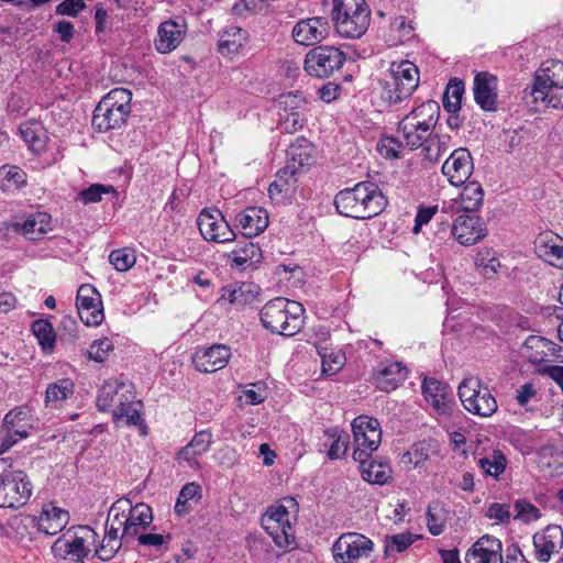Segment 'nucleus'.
<instances>
[{"label": "nucleus", "mask_w": 563, "mask_h": 563, "mask_svg": "<svg viewBox=\"0 0 563 563\" xmlns=\"http://www.w3.org/2000/svg\"><path fill=\"white\" fill-rule=\"evenodd\" d=\"M334 205L338 212L344 217L369 219L384 210L386 199L376 184L361 181L353 188L339 191Z\"/></svg>", "instance_id": "1"}, {"label": "nucleus", "mask_w": 563, "mask_h": 563, "mask_svg": "<svg viewBox=\"0 0 563 563\" xmlns=\"http://www.w3.org/2000/svg\"><path fill=\"white\" fill-rule=\"evenodd\" d=\"M440 117V106L428 100L415 107L398 123L397 132L409 150L422 147L432 135Z\"/></svg>", "instance_id": "2"}, {"label": "nucleus", "mask_w": 563, "mask_h": 563, "mask_svg": "<svg viewBox=\"0 0 563 563\" xmlns=\"http://www.w3.org/2000/svg\"><path fill=\"white\" fill-rule=\"evenodd\" d=\"M303 307L301 303L277 297L266 302L261 310L263 327L274 334L292 336L303 325Z\"/></svg>", "instance_id": "3"}, {"label": "nucleus", "mask_w": 563, "mask_h": 563, "mask_svg": "<svg viewBox=\"0 0 563 563\" xmlns=\"http://www.w3.org/2000/svg\"><path fill=\"white\" fill-rule=\"evenodd\" d=\"M419 81V69L412 62H393L383 82L382 98L390 104L399 103L413 93Z\"/></svg>", "instance_id": "4"}, {"label": "nucleus", "mask_w": 563, "mask_h": 563, "mask_svg": "<svg viewBox=\"0 0 563 563\" xmlns=\"http://www.w3.org/2000/svg\"><path fill=\"white\" fill-rule=\"evenodd\" d=\"M369 14L364 0H333V22L343 37H361L368 29Z\"/></svg>", "instance_id": "5"}, {"label": "nucleus", "mask_w": 563, "mask_h": 563, "mask_svg": "<svg viewBox=\"0 0 563 563\" xmlns=\"http://www.w3.org/2000/svg\"><path fill=\"white\" fill-rule=\"evenodd\" d=\"M298 501L285 497L280 503L271 506L262 518V526L279 548H287L294 539V529L290 522L291 514L298 511Z\"/></svg>", "instance_id": "6"}, {"label": "nucleus", "mask_w": 563, "mask_h": 563, "mask_svg": "<svg viewBox=\"0 0 563 563\" xmlns=\"http://www.w3.org/2000/svg\"><path fill=\"white\" fill-rule=\"evenodd\" d=\"M457 395L463 408L474 416L488 418L498 409L496 398L478 377H465L457 387Z\"/></svg>", "instance_id": "7"}, {"label": "nucleus", "mask_w": 563, "mask_h": 563, "mask_svg": "<svg viewBox=\"0 0 563 563\" xmlns=\"http://www.w3.org/2000/svg\"><path fill=\"white\" fill-rule=\"evenodd\" d=\"M345 60L346 55L341 48L320 45L306 54L303 68L312 77L329 78L343 67Z\"/></svg>", "instance_id": "8"}, {"label": "nucleus", "mask_w": 563, "mask_h": 563, "mask_svg": "<svg viewBox=\"0 0 563 563\" xmlns=\"http://www.w3.org/2000/svg\"><path fill=\"white\" fill-rule=\"evenodd\" d=\"M354 439L353 459L362 463L376 451L382 441L380 424L377 419L358 416L352 422Z\"/></svg>", "instance_id": "9"}, {"label": "nucleus", "mask_w": 563, "mask_h": 563, "mask_svg": "<svg viewBox=\"0 0 563 563\" xmlns=\"http://www.w3.org/2000/svg\"><path fill=\"white\" fill-rule=\"evenodd\" d=\"M32 484L21 470H5L0 474V507L19 508L24 506L32 495Z\"/></svg>", "instance_id": "10"}, {"label": "nucleus", "mask_w": 563, "mask_h": 563, "mask_svg": "<svg viewBox=\"0 0 563 563\" xmlns=\"http://www.w3.org/2000/svg\"><path fill=\"white\" fill-rule=\"evenodd\" d=\"M374 550V542L357 532L342 533L332 544L331 552L335 563H355L367 559Z\"/></svg>", "instance_id": "11"}, {"label": "nucleus", "mask_w": 563, "mask_h": 563, "mask_svg": "<svg viewBox=\"0 0 563 563\" xmlns=\"http://www.w3.org/2000/svg\"><path fill=\"white\" fill-rule=\"evenodd\" d=\"M201 236L208 242L227 243L235 239V232L221 211L217 208H205L197 218Z\"/></svg>", "instance_id": "12"}, {"label": "nucleus", "mask_w": 563, "mask_h": 563, "mask_svg": "<svg viewBox=\"0 0 563 563\" xmlns=\"http://www.w3.org/2000/svg\"><path fill=\"white\" fill-rule=\"evenodd\" d=\"M76 306L81 321L88 327L99 325L104 318L101 295L91 285H81L77 291Z\"/></svg>", "instance_id": "13"}, {"label": "nucleus", "mask_w": 563, "mask_h": 563, "mask_svg": "<svg viewBox=\"0 0 563 563\" xmlns=\"http://www.w3.org/2000/svg\"><path fill=\"white\" fill-rule=\"evenodd\" d=\"M474 170L472 155L467 148L454 150L442 165L441 172L455 187L466 184Z\"/></svg>", "instance_id": "14"}, {"label": "nucleus", "mask_w": 563, "mask_h": 563, "mask_svg": "<svg viewBox=\"0 0 563 563\" xmlns=\"http://www.w3.org/2000/svg\"><path fill=\"white\" fill-rule=\"evenodd\" d=\"M81 534L63 536L53 544L55 554L63 556L70 562H80L89 553V548L86 545L87 540H95L97 533L88 528L80 527Z\"/></svg>", "instance_id": "15"}, {"label": "nucleus", "mask_w": 563, "mask_h": 563, "mask_svg": "<svg viewBox=\"0 0 563 563\" xmlns=\"http://www.w3.org/2000/svg\"><path fill=\"white\" fill-rule=\"evenodd\" d=\"M134 398L135 396L130 383L119 379H108L101 385L98 391L97 407L101 411L113 412L119 405L125 404Z\"/></svg>", "instance_id": "16"}, {"label": "nucleus", "mask_w": 563, "mask_h": 563, "mask_svg": "<svg viewBox=\"0 0 563 563\" xmlns=\"http://www.w3.org/2000/svg\"><path fill=\"white\" fill-rule=\"evenodd\" d=\"M330 34V23L324 16H312L298 21L291 35L297 44L311 46L324 41Z\"/></svg>", "instance_id": "17"}, {"label": "nucleus", "mask_w": 563, "mask_h": 563, "mask_svg": "<svg viewBox=\"0 0 563 563\" xmlns=\"http://www.w3.org/2000/svg\"><path fill=\"white\" fill-rule=\"evenodd\" d=\"M451 233L461 245L471 246L487 235V229L482 218L465 213L456 217Z\"/></svg>", "instance_id": "18"}, {"label": "nucleus", "mask_w": 563, "mask_h": 563, "mask_svg": "<svg viewBox=\"0 0 563 563\" xmlns=\"http://www.w3.org/2000/svg\"><path fill=\"white\" fill-rule=\"evenodd\" d=\"M422 394L438 415L450 416L452 413L455 401L448 384L435 378H424Z\"/></svg>", "instance_id": "19"}, {"label": "nucleus", "mask_w": 563, "mask_h": 563, "mask_svg": "<svg viewBox=\"0 0 563 563\" xmlns=\"http://www.w3.org/2000/svg\"><path fill=\"white\" fill-rule=\"evenodd\" d=\"M534 556L541 563L550 562L553 554L563 548V529L556 525H550L534 533Z\"/></svg>", "instance_id": "20"}, {"label": "nucleus", "mask_w": 563, "mask_h": 563, "mask_svg": "<svg viewBox=\"0 0 563 563\" xmlns=\"http://www.w3.org/2000/svg\"><path fill=\"white\" fill-rule=\"evenodd\" d=\"M186 32L187 24L183 19H169L162 22L154 40L156 51L161 54L175 51L184 41Z\"/></svg>", "instance_id": "21"}, {"label": "nucleus", "mask_w": 563, "mask_h": 563, "mask_svg": "<svg viewBox=\"0 0 563 563\" xmlns=\"http://www.w3.org/2000/svg\"><path fill=\"white\" fill-rule=\"evenodd\" d=\"M465 563H503V543L493 536L481 537L465 553Z\"/></svg>", "instance_id": "22"}, {"label": "nucleus", "mask_w": 563, "mask_h": 563, "mask_svg": "<svg viewBox=\"0 0 563 563\" xmlns=\"http://www.w3.org/2000/svg\"><path fill=\"white\" fill-rule=\"evenodd\" d=\"M231 357V350L224 344H214L198 349L192 357L197 371L214 373L227 366Z\"/></svg>", "instance_id": "23"}, {"label": "nucleus", "mask_w": 563, "mask_h": 563, "mask_svg": "<svg viewBox=\"0 0 563 563\" xmlns=\"http://www.w3.org/2000/svg\"><path fill=\"white\" fill-rule=\"evenodd\" d=\"M12 228L27 240L37 241L53 230L52 217L47 212L37 211L27 214L23 222L12 223Z\"/></svg>", "instance_id": "24"}, {"label": "nucleus", "mask_w": 563, "mask_h": 563, "mask_svg": "<svg viewBox=\"0 0 563 563\" xmlns=\"http://www.w3.org/2000/svg\"><path fill=\"white\" fill-rule=\"evenodd\" d=\"M235 221L245 238H253L267 228L268 214L263 208L249 207L236 214Z\"/></svg>", "instance_id": "25"}, {"label": "nucleus", "mask_w": 563, "mask_h": 563, "mask_svg": "<svg viewBox=\"0 0 563 563\" xmlns=\"http://www.w3.org/2000/svg\"><path fill=\"white\" fill-rule=\"evenodd\" d=\"M314 163V147L306 137H297L287 150L286 167L296 173L306 170Z\"/></svg>", "instance_id": "26"}, {"label": "nucleus", "mask_w": 563, "mask_h": 563, "mask_svg": "<svg viewBox=\"0 0 563 563\" xmlns=\"http://www.w3.org/2000/svg\"><path fill=\"white\" fill-rule=\"evenodd\" d=\"M474 99L484 111H494L497 106V78L479 73L474 79Z\"/></svg>", "instance_id": "27"}, {"label": "nucleus", "mask_w": 563, "mask_h": 563, "mask_svg": "<svg viewBox=\"0 0 563 563\" xmlns=\"http://www.w3.org/2000/svg\"><path fill=\"white\" fill-rule=\"evenodd\" d=\"M213 442L212 433L208 430L197 432L191 441L177 454L179 463L185 462L191 468L200 466L198 457L206 454Z\"/></svg>", "instance_id": "28"}, {"label": "nucleus", "mask_w": 563, "mask_h": 563, "mask_svg": "<svg viewBox=\"0 0 563 563\" xmlns=\"http://www.w3.org/2000/svg\"><path fill=\"white\" fill-rule=\"evenodd\" d=\"M3 426L4 430L12 431L18 440H23L36 428L37 419L27 407H20L5 415Z\"/></svg>", "instance_id": "29"}, {"label": "nucleus", "mask_w": 563, "mask_h": 563, "mask_svg": "<svg viewBox=\"0 0 563 563\" xmlns=\"http://www.w3.org/2000/svg\"><path fill=\"white\" fill-rule=\"evenodd\" d=\"M68 521V512L49 503L43 506L40 516L36 518V526L38 531L55 536L67 526Z\"/></svg>", "instance_id": "30"}, {"label": "nucleus", "mask_w": 563, "mask_h": 563, "mask_svg": "<svg viewBox=\"0 0 563 563\" xmlns=\"http://www.w3.org/2000/svg\"><path fill=\"white\" fill-rule=\"evenodd\" d=\"M534 247L540 258L563 269V240L559 235L541 234L536 240Z\"/></svg>", "instance_id": "31"}, {"label": "nucleus", "mask_w": 563, "mask_h": 563, "mask_svg": "<svg viewBox=\"0 0 563 563\" xmlns=\"http://www.w3.org/2000/svg\"><path fill=\"white\" fill-rule=\"evenodd\" d=\"M257 296L255 286L251 283H235L223 286L220 290L219 301L241 308L252 303Z\"/></svg>", "instance_id": "32"}, {"label": "nucleus", "mask_w": 563, "mask_h": 563, "mask_svg": "<svg viewBox=\"0 0 563 563\" xmlns=\"http://www.w3.org/2000/svg\"><path fill=\"white\" fill-rule=\"evenodd\" d=\"M349 434L338 427L329 428L323 431L320 451L325 452L327 456L332 460H339L346 455L349 449Z\"/></svg>", "instance_id": "33"}, {"label": "nucleus", "mask_w": 563, "mask_h": 563, "mask_svg": "<svg viewBox=\"0 0 563 563\" xmlns=\"http://www.w3.org/2000/svg\"><path fill=\"white\" fill-rule=\"evenodd\" d=\"M407 374V368L400 362H391L375 373L374 380L378 389L390 393L406 379Z\"/></svg>", "instance_id": "34"}, {"label": "nucleus", "mask_w": 563, "mask_h": 563, "mask_svg": "<svg viewBox=\"0 0 563 563\" xmlns=\"http://www.w3.org/2000/svg\"><path fill=\"white\" fill-rule=\"evenodd\" d=\"M126 119L128 117L118 111V109L110 104H104V101L100 100L93 111L92 125L99 132H107L120 129Z\"/></svg>", "instance_id": "35"}, {"label": "nucleus", "mask_w": 563, "mask_h": 563, "mask_svg": "<svg viewBox=\"0 0 563 563\" xmlns=\"http://www.w3.org/2000/svg\"><path fill=\"white\" fill-rule=\"evenodd\" d=\"M129 511L128 525L121 533V538L126 541L136 537L153 520L152 509L146 504L140 503L135 506L131 504V510Z\"/></svg>", "instance_id": "36"}, {"label": "nucleus", "mask_w": 563, "mask_h": 563, "mask_svg": "<svg viewBox=\"0 0 563 563\" xmlns=\"http://www.w3.org/2000/svg\"><path fill=\"white\" fill-rule=\"evenodd\" d=\"M554 343L545 338L530 335L523 344V355L532 364L552 361Z\"/></svg>", "instance_id": "37"}, {"label": "nucleus", "mask_w": 563, "mask_h": 563, "mask_svg": "<svg viewBox=\"0 0 563 563\" xmlns=\"http://www.w3.org/2000/svg\"><path fill=\"white\" fill-rule=\"evenodd\" d=\"M298 173L290 170L286 166L276 174V179L268 187L271 199L277 202L283 201L294 195L297 187Z\"/></svg>", "instance_id": "38"}, {"label": "nucleus", "mask_w": 563, "mask_h": 563, "mask_svg": "<svg viewBox=\"0 0 563 563\" xmlns=\"http://www.w3.org/2000/svg\"><path fill=\"white\" fill-rule=\"evenodd\" d=\"M261 258L262 252L260 246L251 241L239 243L229 254L231 266L239 269L253 267Z\"/></svg>", "instance_id": "39"}, {"label": "nucleus", "mask_w": 563, "mask_h": 563, "mask_svg": "<svg viewBox=\"0 0 563 563\" xmlns=\"http://www.w3.org/2000/svg\"><path fill=\"white\" fill-rule=\"evenodd\" d=\"M554 86H563V63L561 60H548L543 63L536 75L532 88L549 89Z\"/></svg>", "instance_id": "40"}, {"label": "nucleus", "mask_w": 563, "mask_h": 563, "mask_svg": "<svg viewBox=\"0 0 563 563\" xmlns=\"http://www.w3.org/2000/svg\"><path fill=\"white\" fill-rule=\"evenodd\" d=\"M247 41V32L236 25H229L220 34L218 49L222 55L235 54Z\"/></svg>", "instance_id": "41"}, {"label": "nucleus", "mask_w": 563, "mask_h": 563, "mask_svg": "<svg viewBox=\"0 0 563 563\" xmlns=\"http://www.w3.org/2000/svg\"><path fill=\"white\" fill-rule=\"evenodd\" d=\"M362 478L371 484L385 485L393 475L391 467L386 462L367 460L360 463Z\"/></svg>", "instance_id": "42"}, {"label": "nucleus", "mask_w": 563, "mask_h": 563, "mask_svg": "<svg viewBox=\"0 0 563 563\" xmlns=\"http://www.w3.org/2000/svg\"><path fill=\"white\" fill-rule=\"evenodd\" d=\"M19 132L29 148L34 153H41L46 146V134L38 122H23L19 126Z\"/></svg>", "instance_id": "43"}, {"label": "nucleus", "mask_w": 563, "mask_h": 563, "mask_svg": "<svg viewBox=\"0 0 563 563\" xmlns=\"http://www.w3.org/2000/svg\"><path fill=\"white\" fill-rule=\"evenodd\" d=\"M464 185L456 203L467 214L476 212L483 205L484 190L477 181H470Z\"/></svg>", "instance_id": "44"}, {"label": "nucleus", "mask_w": 563, "mask_h": 563, "mask_svg": "<svg viewBox=\"0 0 563 563\" xmlns=\"http://www.w3.org/2000/svg\"><path fill=\"white\" fill-rule=\"evenodd\" d=\"M141 401H135V398L131 399L125 404L119 405V407L113 410L112 419L117 424L124 421L126 426H136L144 429L145 424L141 416Z\"/></svg>", "instance_id": "45"}, {"label": "nucleus", "mask_w": 563, "mask_h": 563, "mask_svg": "<svg viewBox=\"0 0 563 563\" xmlns=\"http://www.w3.org/2000/svg\"><path fill=\"white\" fill-rule=\"evenodd\" d=\"M317 353L321 357L322 373L334 375L345 365L346 357L341 351H334L328 345H321L318 341L314 343Z\"/></svg>", "instance_id": "46"}, {"label": "nucleus", "mask_w": 563, "mask_h": 563, "mask_svg": "<svg viewBox=\"0 0 563 563\" xmlns=\"http://www.w3.org/2000/svg\"><path fill=\"white\" fill-rule=\"evenodd\" d=\"M74 394V383L69 378H62L49 384L45 391V406L57 408Z\"/></svg>", "instance_id": "47"}, {"label": "nucleus", "mask_w": 563, "mask_h": 563, "mask_svg": "<svg viewBox=\"0 0 563 563\" xmlns=\"http://www.w3.org/2000/svg\"><path fill=\"white\" fill-rule=\"evenodd\" d=\"M477 465L484 475L498 478L506 470L507 459L499 450H494L477 459Z\"/></svg>", "instance_id": "48"}, {"label": "nucleus", "mask_w": 563, "mask_h": 563, "mask_svg": "<svg viewBox=\"0 0 563 563\" xmlns=\"http://www.w3.org/2000/svg\"><path fill=\"white\" fill-rule=\"evenodd\" d=\"M31 329L42 350L46 353L53 352L56 334L52 323L45 319H37L32 322Z\"/></svg>", "instance_id": "49"}, {"label": "nucleus", "mask_w": 563, "mask_h": 563, "mask_svg": "<svg viewBox=\"0 0 563 563\" xmlns=\"http://www.w3.org/2000/svg\"><path fill=\"white\" fill-rule=\"evenodd\" d=\"M531 96L536 103L544 108L563 110V86H552L549 89L532 88Z\"/></svg>", "instance_id": "50"}, {"label": "nucleus", "mask_w": 563, "mask_h": 563, "mask_svg": "<svg viewBox=\"0 0 563 563\" xmlns=\"http://www.w3.org/2000/svg\"><path fill=\"white\" fill-rule=\"evenodd\" d=\"M448 510L440 501H433L427 509V527L432 536H440L445 529Z\"/></svg>", "instance_id": "51"}, {"label": "nucleus", "mask_w": 563, "mask_h": 563, "mask_svg": "<svg viewBox=\"0 0 563 563\" xmlns=\"http://www.w3.org/2000/svg\"><path fill=\"white\" fill-rule=\"evenodd\" d=\"M475 266L485 278H493L500 268V262L496 252L490 249L481 250L475 257Z\"/></svg>", "instance_id": "52"}, {"label": "nucleus", "mask_w": 563, "mask_h": 563, "mask_svg": "<svg viewBox=\"0 0 563 563\" xmlns=\"http://www.w3.org/2000/svg\"><path fill=\"white\" fill-rule=\"evenodd\" d=\"M277 104L280 113L306 112L308 110V100L302 91H290L279 96Z\"/></svg>", "instance_id": "53"}, {"label": "nucleus", "mask_w": 563, "mask_h": 563, "mask_svg": "<svg viewBox=\"0 0 563 563\" xmlns=\"http://www.w3.org/2000/svg\"><path fill=\"white\" fill-rule=\"evenodd\" d=\"M451 136L448 134H433L422 146L426 157L429 161L435 162L438 161L444 153H446L451 147Z\"/></svg>", "instance_id": "54"}, {"label": "nucleus", "mask_w": 563, "mask_h": 563, "mask_svg": "<svg viewBox=\"0 0 563 563\" xmlns=\"http://www.w3.org/2000/svg\"><path fill=\"white\" fill-rule=\"evenodd\" d=\"M101 100L104 101V104H110L126 117L131 113L132 92L129 89H112Z\"/></svg>", "instance_id": "55"}, {"label": "nucleus", "mask_w": 563, "mask_h": 563, "mask_svg": "<svg viewBox=\"0 0 563 563\" xmlns=\"http://www.w3.org/2000/svg\"><path fill=\"white\" fill-rule=\"evenodd\" d=\"M1 175L0 187L3 191L13 192L26 183V174L16 166H4Z\"/></svg>", "instance_id": "56"}, {"label": "nucleus", "mask_w": 563, "mask_h": 563, "mask_svg": "<svg viewBox=\"0 0 563 563\" xmlns=\"http://www.w3.org/2000/svg\"><path fill=\"white\" fill-rule=\"evenodd\" d=\"M464 85L461 80L453 79L449 82L443 95V108L449 113H456L461 109Z\"/></svg>", "instance_id": "57"}, {"label": "nucleus", "mask_w": 563, "mask_h": 563, "mask_svg": "<svg viewBox=\"0 0 563 563\" xmlns=\"http://www.w3.org/2000/svg\"><path fill=\"white\" fill-rule=\"evenodd\" d=\"M129 510H131V500L128 498L118 499L110 507L106 523L121 528L123 531L128 525Z\"/></svg>", "instance_id": "58"}, {"label": "nucleus", "mask_w": 563, "mask_h": 563, "mask_svg": "<svg viewBox=\"0 0 563 563\" xmlns=\"http://www.w3.org/2000/svg\"><path fill=\"white\" fill-rule=\"evenodd\" d=\"M420 537L411 532L397 533L385 537V552L401 553L406 551Z\"/></svg>", "instance_id": "59"}, {"label": "nucleus", "mask_w": 563, "mask_h": 563, "mask_svg": "<svg viewBox=\"0 0 563 563\" xmlns=\"http://www.w3.org/2000/svg\"><path fill=\"white\" fill-rule=\"evenodd\" d=\"M538 466L550 474L559 473L562 467V456L553 446H543L538 453Z\"/></svg>", "instance_id": "60"}, {"label": "nucleus", "mask_w": 563, "mask_h": 563, "mask_svg": "<svg viewBox=\"0 0 563 563\" xmlns=\"http://www.w3.org/2000/svg\"><path fill=\"white\" fill-rule=\"evenodd\" d=\"M405 146L404 141H399L394 136H384L377 143V151L385 158L395 159L401 157Z\"/></svg>", "instance_id": "61"}, {"label": "nucleus", "mask_w": 563, "mask_h": 563, "mask_svg": "<svg viewBox=\"0 0 563 563\" xmlns=\"http://www.w3.org/2000/svg\"><path fill=\"white\" fill-rule=\"evenodd\" d=\"M514 508L516 511L514 519L523 523H531L541 517L540 509L527 500H517Z\"/></svg>", "instance_id": "62"}, {"label": "nucleus", "mask_w": 563, "mask_h": 563, "mask_svg": "<svg viewBox=\"0 0 563 563\" xmlns=\"http://www.w3.org/2000/svg\"><path fill=\"white\" fill-rule=\"evenodd\" d=\"M114 192L113 186H106L101 184H92L87 189L78 192L77 200L84 205L95 203L102 200L104 194Z\"/></svg>", "instance_id": "63"}, {"label": "nucleus", "mask_w": 563, "mask_h": 563, "mask_svg": "<svg viewBox=\"0 0 563 563\" xmlns=\"http://www.w3.org/2000/svg\"><path fill=\"white\" fill-rule=\"evenodd\" d=\"M109 261L117 271L126 272L134 265L135 256L129 249H118L110 253Z\"/></svg>", "instance_id": "64"}]
</instances>
